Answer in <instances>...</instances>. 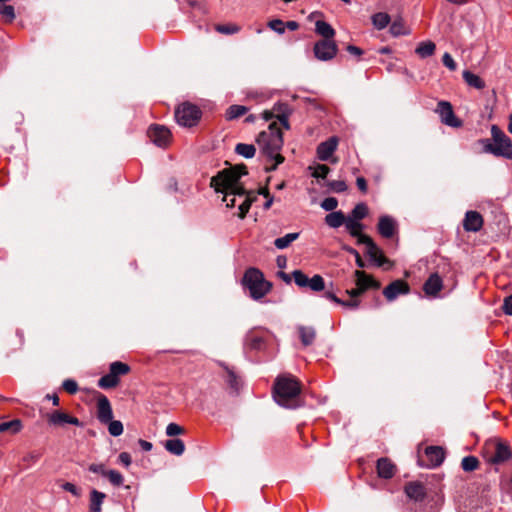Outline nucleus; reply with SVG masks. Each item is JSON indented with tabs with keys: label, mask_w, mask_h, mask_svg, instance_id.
Instances as JSON below:
<instances>
[{
	"label": "nucleus",
	"mask_w": 512,
	"mask_h": 512,
	"mask_svg": "<svg viewBox=\"0 0 512 512\" xmlns=\"http://www.w3.org/2000/svg\"><path fill=\"white\" fill-rule=\"evenodd\" d=\"M246 174L247 168L242 164L224 169L211 178V186L216 192L224 194L223 201L227 207H235L236 197H243V201L238 206V216L241 219L246 216L252 204V199L246 195V190L240 183V178Z\"/></svg>",
	"instance_id": "nucleus-1"
},
{
	"label": "nucleus",
	"mask_w": 512,
	"mask_h": 512,
	"mask_svg": "<svg viewBox=\"0 0 512 512\" xmlns=\"http://www.w3.org/2000/svg\"><path fill=\"white\" fill-rule=\"evenodd\" d=\"M256 142L263 155L271 160L274 164L267 168L268 171L275 170L279 164L284 161V157L280 154L283 146V135L276 122H272L266 131H262L257 136Z\"/></svg>",
	"instance_id": "nucleus-2"
},
{
	"label": "nucleus",
	"mask_w": 512,
	"mask_h": 512,
	"mask_svg": "<svg viewBox=\"0 0 512 512\" xmlns=\"http://www.w3.org/2000/svg\"><path fill=\"white\" fill-rule=\"evenodd\" d=\"M300 392L301 385L294 376L285 374L276 378L273 397L280 406L289 409L299 407Z\"/></svg>",
	"instance_id": "nucleus-3"
},
{
	"label": "nucleus",
	"mask_w": 512,
	"mask_h": 512,
	"mask_svg": "<svg viewBox=\"0 0 512 512\" xmlns=\"http://www.w3.org/2000/svg\"><path fill=\"white\" fill-rule=\"evenodd\" d=\"M242 283L254 300L262 299L272 288V284L265 280L263 273L253 267L246 270Z\"/></svg>",
	"instance_id": "nucleus-4"
},
{
	"label": "nucleus",
	"mask_w": 512,
	"mask_h": 512,
	"mask_svg": "<svg viewBox=\"0 0 512 512\" xmlns=\"http://www.w3.org/2000/svg\"><path fill=\"white\" fill-rule=\"evenodd\" d=\"M483 456L488 463L502 464L512 457V451L507 442L494 438L485 442Z\"/></svg>",
	"instance_id": "nucleus-5"
},
{
	"label": "nucleus",
	"mask_w": 512,
	"mask_h": 512,
	"mask_svg": "<svg viewBox=\"0 0 512 512\" xmlns=\"http://www.w3.org/2000/svg\"><path fill=\"white\" fill-rule=\"evenodd\" d=\"M201 110L191 103H182L175 110V118L179 125L183 127L195 126L201 118Z\"/></svg>",
	"instance_id": "nucleus-6"
},
{
	"label": "nucleus",
	"mask_w": 512,
	"mask_h": 512,
	"mask_svg": "<svg viewBox=\"0 0 512 512\" xmlns=\"http://www.w3.org/2000/svg\"><path fill=\"white\" fill-rule=\"evenodd\" d=\"M294 282L299 287H308L314 292H319L324 290L325 288V282L322 276L320 275H314L312 278H308L306 274H304L300 270H295L292 273Z\"/></svg>",
	"instance_id": "nucleus-7"
},
{
	"label": "nucleus",
	"mask_w": 512,
	"mask_h": 512,
	"mask_svg": "<svg viewBox=\"0 0 512 512\" xmlns=\"http://www.w3.org/2000/svg\"><path fill=\"white\" fill-rule=\"evenodd\" d=\"M484 151L498 157L512 159V141L510 139L498 142L485 140Z\"/></svg>",
	"instance_id": "nucleus-8"
},
{
	"label": "nucleus",
	"mask_w": 512,
	"mask_h": 512,
	"mask_svg": "<svg viewBox=\"0 0 512 512\" xmlns=\"http://www.w3.org/2000/svg\"><path fill=\"white\" fill-rule=\"evenodd\" d=\"M337 45L333 40H320L314 45L315 57L320 61H329L337 54Z\"/></svg>",
	"instance_id": "nucleus-9"
},
{
	"label": "nucleus",
	"mask_w": 512,
	"mask_h": 512,
	"mask_svg": "<svg viewBox=\"0 0 512 512\" xmlns=\"http://www.w3.org/2000/svg\"><path fill=\"white\" fill-rule=\"evenodd\" d=\"M47 421L50 425L56 427H62L66 424L82 426V423L77 417L71 416L62 410H54L47 414Z\"/></svg>",
	"instance_id": "nucleus-10"
},
{
	"label": "nucleus",
	"mask_w": 512,
	"mask_h": 512,
	"mask_svg": "<svg viewBox=\"0 0 512 512\" xmlns=\"http://www.w3.org/2000/svg\"><path fill=\"white\" fill-rule=\"evenodd\" d=\"M436 112L440 115L441 121L450 127H460L462 125L453 111L452 105L447 101L438 102Z\"/></svg>",
	"instance_id": "nucleus-11"
},
{
	"label": "nucleus",
	"mask_w": 512,
	"mask_h": 512,
	"mask_svg": "<svg viewBox=\"0 0 512 512\" xmlns=\"http://www.w3.org/2000/svg\"><path fill=\"white\" fill-rule=\"evenodd\" d=\"M425 457L419 458L418 462L421 466L428 468L439 466L444 460V450L438 446H429L425 449Z\"/></svg>",
	"instance_id": "nucleus-12"
},
{
	"label": "nucleus",
	"mask_w": 512,
	"mask_h": 512,
	"mask_svg": "<svg viewBox=\"0 0 512 512\" xmlns=\"http://www.w3.org/2000/svg\"><path fill=\"white\" fill-rule=\"evenodd\" d=\"M361 241L362 244L366 245L369 258L377 266L381 267L384 264L389 263V260L384 256L382 250L373 242L370 237H362Z\"/></svg>",
	"instance_id": "nucleus-13"
},
{
	"label": "nucleus",
	"mask_w": 512,
	"mask_h": 512,
	"mask_svg": "<svg viewBox=\"0 0 512 512\" xmlns=\"http://www.w3.org/2000/svg\"><path fill=\"white\" fill-rule=\"evenodd\" d=\"M151 141L159 147H165L171 137L169 129L160 125H153L148 130Z\"/></svg>",
	"instance_id": "nucleus-14"
},
{
	"label": "nucleus",
	"mask_w": 512,
	"mask_h": 512,
	"mask_svg": "<svg viewBox=\"0 0 512 512\" xmlns=\"http://www.w3.org/2000/svg\"><path fill=\"white\" fill-rule=\"evenodd\" d=\"M409 285L403 280H395L383 290V295L388 301L395 300L399 295L409 293Z\"/></svg>",
	"instance_id": "nucleus-15"
},
{
	"label": "nucleus",
	"mask_w": 512,
	"mask_h": 512,
	"mask_svg": "<svg viewBox=\"0 0 512 512\" xmlns=\"http://www.w3.org/2000/svg\"><path fill=\"white\" fill-rule=\"evenodd\" d=\"M97 418L101 423H108L113 418L111 404L105 395L97 399Z\"/></svg>",
	"instance_id": "nucleus-16"
},
{
	"label": "nucleus",
	"mask_w": 512,
	"mask_h": 512,
	"mask_svg": "<svg viewBox=\"0 0 512 512\" xmlns=\"http://www.w3.org/2000/svg\"><path fill=\"white\" fill-rule=\"evenodd\" d=\"M483 226V217L476 211H467L463 220V228L466 231L478 232Z\"/></svg>",
	"instance_id": "nucleus-17"
},
{
	"label": "nucleus",
	"mask_w": 512,
	"mask_h": 512,
	"mask_svg": "<svg viewBox=\"0 0 512 512\" xmlns=\"http://www.w3.org/2000/svg\"><path fill=\"white\" fill-rule=\"evenodd\" d=\"M338 140L336 137H331L328 140L320 143L317 147V156L321 161H327L337 149Z\"/></svg>",
	"instance_id": "nucleus-18"
},
{
	"label": "nucleus",
	"mask_w": 512,
	"mask_h": 512,
	"mask_svg": "<svg viewBox=\"0 0 512 512\" xmlns=\"http://www.w3.org/2000/svg\"><path fill=\"white\" fill-rule=\"evenodd\" d=\"M396 221L388 215L381 216L378 222V232L384 238H391L396 232Z\"/></svg>",
	"instance_id": "nucleus-19"
},
{
	"label": "nucleus",
	"mask_w": 512,
	"mask_h": 512,
	"mask_svg": "<svg viewBox=\"0 0 512 512\" xmlns=\"http://www.w3.org/2000/svg\"><path fill=\"white\" fill-rule=\"evenodd\" d=\"M443 287V281L441 277L437 274H431L429 278L426 280V282L423 285V290L426 293V295L431 297H437L438 293L441 291Z\"/></svg>",
	"instance_id": "nucleus-20"
},
{
	"label": "nucleus",
	"mask_w": 512,
	"mask_h": 512,
	"mask_svg": "<svg viewBox=\"0 0 512 512\" xmlns=\"http://www.w3.org/2000/svg\"><path fill=\"white\" fill-rule=\"evenodd\" d=\"M406 495L414 501H422L425 498L426 491L423 484L419 482H410L405 486Z\"/></svg>",
	"instance_id": "nucleus-21"
},
{
	"label": "nucleus",
	"mask_w": 512,
	"mask_h": 512,
	"mask_svg": "<svg viewBox=\"0 0 512 512\" xmlns=\"http://www.w3.org/2000/svg\"><path fill=\"white\" fill-rule=\"evenodd\" d=\"M395 471V465L388 458H380L377 461V473L379 477L390 479L394 476Z\"/></svg>",
	"instance_id": "nucleus-22"
},
{
	"label": "nucleus",
	"mask_w": 512,
	"mask_h": 512,
	"mask_svg": "<svg viewBox=\"0 0 512 512\" xmlns=\"http://www.w3.org/2000/svg\"><path fill=\"white\" fill-rule=\"evenodd\" d=\"M272 109L274 111L275 118H277L280 121L284 128L289 129L290 126L288 118L291 113L289 105L286 103L278 102L274 104Z\"/></svg>",
	"instance_id": "nucleus-23"
},
{
	"label": "nucleus",
	"mask_w": 512,
	"mask_h": 512,
	"mask_svg": "<svg viewBox=\"0 0 512 512\" xmlns=\"http://www.w3.org/2000/svg\"><path fill=\"white\" fill-rule=\"evenodd\" d=\"M354 274L356 277V286L363 288V290L366 291L369 288L378 289L380 287V284L364 271L356 270Z\"/></svg>",
	"instance_id": "nucleus-24"
},
{
	"label": "nucleus",
	"mask_w": 512,
	"mask_h": 512,
	"mask_svg": "<svg viewBox=\"0 0 512 512\" xmlns=\"http://www.w3.org/2000/svg\"><path fill=\"white\" fill-rule=\"evenodd\" d=\"M106 499V494L92 489L89 493V511L90 512H102V504Z\"/></svg>",
	"instance_id": "nucleus-25"
},
{
	"label": "nucleus",
	"mask_w": 512,
	"mask_h": 512,
	"mask_svg": "<svg viewBox=\"0 0 512 512\" xmlns=\"http://www.w3.org/2000/svg\"><path fill=\"white\" fill-rule=\"evenodd\" d=\"M345 227L352 237L357 238V241L360 244H362V237H368L367 235L362 233V230L364 228L363 224L359 221H356L353 218H347Z\"/></svg>",
	"instance_id": "nucleus-26"
},
{
	"label": "nucleus",
	"mask_w": 512,
	"mask_h": 512,
	"mask_svg": "<svg viewBox=\"0 0 512 512\" xmlns=\"http://www.w3.org/2000/svg\"><path fill=\"white\" fill-rule=\"evenodd\" d=\"M347 217H345L342 211L330 212L325 217V223L331 228H339L345 225Z\"/></svg>",
	"instance_id": "nucleus-27"
},
{
	"label": "nucleus",
	"mask_w": 512,
	"mask_h": 512,
	"mask_svg": "<svg viewBox=\"0 0 512 512\" xmlns=\"http://www.w3.org/2000/svg\"><path fill=\"white\" fill-rule=\"evenodd\" d=\"M315 31L317 34L324 37V40H332L333 37L335 36V30L333 29V27L323 20L316 21Z\"/></svg>",
	"instance_id": "nucleus-28"
},
{
	"label": "nucleus",
	"mask_w": 512,
	"mask_h": 512,
	"mask_svg": "<svg viewBox=\"0 0 512 512\" xmlns=\"http://www.w3.org/2000/svg\"><path fill=\"white\" fill-rule=\"evenodd\" d=\"M165 449L176 456H181L185 451V444L181 439L173 438L164 443Z\"/></svg>",
	"instance_id": "nucleus-29"
},
{
	"label": "nucleus",
	"mask_w": 512,
	"mask_h": 512,
	"mask_svg": "<svg viewBox=\"0 0 512 512\" xmlns=\"http://www.w3.org/2000/svg\"><path fill=\"white\" fill-rule=\"evenodd\" d=\"M324 297L330 301H333L334 303L338 304V305H342L344 307H347L349 309H357L359 304H360V301L356 300V299H348V300H342L340 298H338L333 292L331 291H326L324 293Z\"/></svg>",
	"instance_id": "nucleus-30"
},
{
	"label": "nucleus",
	"mask_w": 512,
	"mask_h": 512,
	"mask_svg": "<svg viewBox=\"0 0 512 512\" xmlns=\"http://www.w3.org/2000/svg\"><path fill=\"white\" fill-rule=\"evenodd\" d=\"M299 337L304 346L311 345L316 337V332L313 327L300 326L298 327Z\"/></svg>",
	"instance_id": "nucleus-31"
},
{
	"label": "nucleus",
	"mask_w": 512,
	"mask_h": 512,
	"mask_svg": "<svg viewBox=\"0 0 512 512\" xmlns=\"http://www.w3.org/2000/svg\"><path fill=\"white\" fill-rule=\"evenodd\" d=\"M463 79L470 87H473L478 90H482L485 88V82L478 75L465 70L463 71Z\"/></svg>",
	"instance_id": "nucleus-32"
},
{
	"label": "nucleus",
	"mask_w": 512,
	"mask_h": 512,
	"mask_svg": "<svg viewBox=\"0 0 512 512\" xmlns=\"http://www.w3.org/2000/svg\"><path fill=\"white\" fill-rule=\"evenodd\" d=\"M224 369H225V375H224V379H225V382L228 384V386L237 391L240 387V384H241V380L240 378L237 376V374L234 372L233 369L229 368L228 366H224Z\"/></svg>",
	"instance_id": "nucleus-33"
},
{
	"label": "nucleus",
	"mask_w": 512,
	"mask_h": 512,
	"mask_svg": "<svg viewBox=\"0 0 512 512\" xmlns=\"http://www.w3.org/2000/svg\"><path fill=\"white\" fill-rule=\"evenodd\" d=\"M436 46L432 41H425L421 42L415 52L417 55H419L421 58H427L429 56H432L435 52Z\"/></svg>",
	"instance_id": "nucleus-34"
},
{
	"label": "nucleus",
	"mask_w": 512,
	"mask_h": 512,
	"mask_svg": "<svg viewBox=\"0 0 512 512\" xmlns=\"http://www.w3.org/2000/svg\"><path fill=\"white\" fill-rule=\"evenodd\" d=\"M110 373L113 374L117 379H119L120 376L126 375L130 371V367L123 362L115 361L111 363Z\"/></svg>",
	"instance_id": "nucleus-35"
},
{
	"label": "nucleus",
	"mask_w": 512,
	"mask_h": 512,
	"mask_svg": "<svg viewBox=\"0 0 512 512\" xmlns=\"http://www.w3.org/2000/svg\"><path fill=\"white\" fill-rule=\"evenodd\" d=\"M235 152L244 158H252L255 155L256 149L253 144L239 143L235 147Z\"/></svg>",
	"instance_id": "nucleus-36"
},
{
	"label": "nucleus",
	"mask_w": 512,
	"mask_h": 512,
	"mask_svg": "<svg viewBox=\"0 0 512 512\" xmlns=\"http://www.w3.org/2000/svg\"><path fill=\"white\" fill-rule=\"evenodd\" d=\"M7 1H0V15L6 22H13L15 19V9L12 5L6 4Z\"/></svg>",
	"instance_id": "nucleus-37"
},
{
	"label": "nucleus",
	"mask_w": 512,
	"mask_h": 512,
	"mask_svg": "<svg viewBox=\"0 0 512 512\" xmlns=\"http://www.w3.org/2000/svg\"><path fill=\"white\" fill-rule=\"evenodd\" d=\"M299 233H288L283 237H279L275 239L274 245L278 249H285L287 248L293 241L298 239Z\"/></svg>",
	"instance_id": "nucleus-38"
},
{
	"label": "nucleus",
	"mask_w": 512,
	"mask_h": 512,
	"mask_svg": "<svg viewBox=\"0 0 512 512\" xmlns=\"http://www.w3.org/2000/svg\"><path fill=\"white\" fill-rule=\"evenodd\" d=\"M119 384V379H117L110 372L104 376H102L98 381V386L102 389H110L114 388Z\"/></svg>",
	"instance_id": "nucleus-39"
},
{
	"label": "nucleus",
	"mask_w": 512,
	"mask_h": 512,
	"mask_svg": "<svg viewBox=\"0 0 512 512\" xmlns=\"http://www.w3.org/2000/svg\"><path fill=\"white\" fill-rule=\"evenodd\" d=\"M247 110V107L243 105H231L226 111V119H237L246 114Z\"/></svg>",
	"instance_id": "nucleus-40"
},
{
	"label": "nucleus",
	"mask_w": 512,
	"mask_h": 512,
	"mask_svg": "<svg viewBox=\"0 0 512 512\" xmlns=\"http://www.w3.org/2000/svg\"><path fill=\"white\" fill-rule=\"evenodd\" d=\"M389 22L390 16L387 13L379 12L372 16V23L379 30L384 29Z\"/></svg>",
	"instance_id": "nucleus-41"
},
{
	"label": "nucleus",
	"mask_w": 512,
	"mask_h": 512,
	"mask_svg": "<svg viewBox=\"0 0 512 512\" xmlns=\"http://www.w3.org/2000/svg\"><path fill=\"white\" fill-rule=\"evenodd\" d=\"M368 214V207L364 203L357 204L353 210L351 211V214L347 218H353L356 221H361L364 219Z\"/></svg>",
	"instance_id": "nucleus-42"
},
{
	"label": "nucleus",
	"mask_w": 512,
	"mask_h": 512,
	"mask_svg": "<svg viewBox=\"0 0 512 512\" xmlns=\"http://www.w3.org/2000/svg\"><path fill=\"white\" fill-rule=\"evenodd\" d=\"M22 425L21 421L18 419H14L8 422L0 423V433H4L7 431H11L12 433H17L20 431Z\"/></svg>",
	"instance_id": "nucleus-43"
},
{
	"label": "nucleus",
	"mask_w": 512,
	"mask_h": 512,
	"mask_svg": "<svg viewBox=\"0 0 512 512\" xmlns=\"http://www.w3.org/2000/svg\"><path fill=\"white\" fill-rule=\"evenodd\" d=\"M105 477L109 480V482L114 485V486H121L123 485L124 483V477L123 475L116 471V470H107V472L105 473Z\"/></svg>",
	"instance_id": "nucleus-44"
},
{
	"label": "nucleus",
	"mask_w": 512,
	"mask_h": 512,
	"mask_svg": "<svg viewBox=\"0 0 512 512\" xmlns=\"http://www.w3.org/2000/svg\"><path fill=\"white\" fill-rule=\"evenodd\" d=\"M479 461L474 456H466L462 459L461 467L466 472H472L478 468Z\"/></svg>",
	"instance_id": "nucleus-45"
},
{
	"label": "nucleus",
	"mask_w": 512,
	"mask_h": 512,
	"mask_svg": "<svg viewBox=\"0 0 512 512\" xmlns=\"http://www.w3.org/2000/svg\"><path fill=\"white\" fill-rule=\"evenodd\" d=\"M215 30L221 34L232 35L240 31L236 24H217Z\"/></svg>",
	"instance_id": "nucleus-46"
},
{
	"label": "nucleus",
	"mask_w": 512,
	"mask_h": 512,
	"mask_svg": "<svg viewBox=\"0 0 512 512\" xmlns=\"http://www.w3.org/2000/svg\"><path fill=\"white\" fill-rule=\"evenodd\" d=\"M390 32L394 36H400L407 34V29L405 27V24L401 19L395 20L391 26H390Z\"/></svg>",
	"instance_id": "nucleus-47"
},
{
	"label": "nucleus",
	"mask_w": 512,
	"mask_h": 512,
	"mask_svg": "<svg viewBox=\"0 0 512 512\" xmlns=\"http://www.w3.org/2000/svg\"><path fill=\"white\" fill-rule=\"evenodd\" d=\"M108 423V431L112 436L117 437L123 433V424L121 421L111 419Z\"/></svg>",
	"instance_id": "nucleus-48"
},
{
	"label": "nucleus",
	"mask_w": 512,
	"mask_h": 512,
	"mask_svg": "<svg viewBox=\"0 0 512 512\" xmlns=\"http://www.w3.org/2000/svg\"><path fill=\"white\" fill-rule=\"evenodd\" d=\"M330 172V168L325 164H318L313 168L312 176L318 179H325Z\"/></svg>",
	"instance_id": "nucleus-49"
},
{
	"label": "nucleus",
	"mask_w": 512,
	"mask_h": 512,
	"mask_svg": "<svg viewBox=\"0 0 512 512\" xmlns=\"http://www.w3.org/2000/svg\"><path fill=\"white\" fill-rule=\"evenodd\" d=\"M327 187L336 193H341L347 190V185L343 180H333L327 183Z\"/></svg>",
	"instance_id": "nucleus-50"
},
{
	"label": "nucleus",
	"mask_w": 512,
	"mask_h": 512,
	"mask_svg": "<svg viewBox=\"0 0 512 512\" xmlns=\"http://www.w3.org/2000/svg\"><path fill=\"white\" fill-rule=\"evenodd\" d=\"M184 432V428L176 423H169L166 427V435L169 437H175L184 434Z\"/></svg>",
	"instance_id": "nucleus-51"
},
{
	"label": "nucleus",
	"mask_w": 512,
	"mask_h": 512,
	"mask_svg": "<svg viewBox=\"0 0 512 512\" xmlns=\"http://www.w3.org/2000/svg\"><path fill=\"white\" fill-rule=\"evenodd\" d=\"M338 206V200L334 197H328V198H325L322 202H321V207L325 210V211H331V212H334V210L337 208Z\"/></svg>",
	"instance_id": "nucleus-52"
},
{
	"label": "nucleus",
	"mask_w": 512,
	"mask_h": 512,
	"mask_svg": "<svg viewBox=\"0 0 512 512\" xmlns=\"http://www.w3.org/2000/svg\"><path fill=\"white\" fill-rule=\"evenodd\" d=\"M491 136L493 142L504 141L509 139L497 125H493L491 127Z\"/></svg>",
	"instance_id": "nucleus-53"
},
{
	"label": "nucleus",
	"mask_w": 512,
	"mask_h": 512,
	"mask_svg": "<svg viewBox=\"0 0 512 512\" xmlns=\"http://www.w3.org/2000/svg\"><path fill=\"white\" fill-rule=\"evenodd\" d=\"M62 388L69 394H75L78 391V384L73 379H66L62 383Z\"/></svg>",
	"instance_id": "nucleus-54"
},
{
	"label": "nucleus",
	"mask_w": 512,
	"mask_h": 512,
	"mask_svg": "<svg viewBox=\"0 0 512 512\" xmlns=\"http://www.w3.org/2000/svg\"><path fill=\"white\" fill-rule=\"evenodd\" d=\"M61 488L69 493H71L72 495H74L75 497H79L81 495V489L78 488L75 484L73 483H70V482H64L61 484Z\"/></svg>",
	"instance_id": "nucleus-55"
},
{
	"label": "nucleus",
	"mask_w": 512,
	"mask_h": 512,
	"mask_svg": "<svg viewBox=\"0 0 512 512\" xmlns=\"http://www.w3.org/2000/svg\"><path fill=\"white\" fill-rule=\"evenodd\" d=\"M268 26L275 32L282 34L285 32V23L282 20L275 19L268 23Z\"/></svg>",
	"instance_id": "nucleus-56"
},
{
	"label": "nucleus",
	"mask_w": 512,
	"mask_h": 512,
	"mask_svg": "<svg viewBox=\"0 0 512 512\" xmlns=\"http://www.w3.org/2000/svg\"><path fill=\"white\" fill-rule=\"evenodd\" d=\"M442 62L449 70L454 71L457 68L456 62L449 53H444Z\"/></svg>",
	"instance_id": "nucleus-57"
},
{
	"label": "nucleus",
	"mask_w": 512,
	"mask_h": 512,
	"mask_svg": "<svg viewBox=\"0 0 512 512\" xmlns=\"http://www.w3.org/2000/svg\"><path fill=\"white\" fill-rule=\"evenodd\" d=\"M88 470L92 473L101 474L105 477V473L107 472V469L105 468L104 464H96L92 463L89 465Z\"/></svg>",
	"instance_id": "nucleus-58"
},
{
	"label": "nucleus",
	"mask_w": 512,
	"mask_h": 512,
	"mask_svg": "<svg viewBox=\"0 0 512 512\" xmlns=\"http://www.w3.org/2000/svg\"><path fill=\"white\" fill-rule=\"evenodd\" d=\"M365 292V290H363V288L357 286L356 288H353V289H347L345 291V293L350 297V299H356L359 301V297Z\"/></svg>",
	"instance_id": "nucleus-59"
},
{
	"label": "nucleus",
	"mask_w": 512,
	"mask_h": 512,
	"mask_svg": "<svg viewBox=\"0 0 512 512\" xmlns=\"http://www.w3.org/2000/svg\"><path fill=\"white\" fill-rule=\"evenodd\" d=\"M503 311L506 315L512 316V294L504 299Z\"/></svg>",
	"instance_id": "nucleus-60"
},
{
	"label": "nucleus",
	"mask_w": 512,
	"mask_h": 512,
	"mask_svg": "<svg viewBox=\"0 0 512 512\" xmlns=\"http://www.w3.org/2000/svg\"><path fill=\"white\" fill-rule=\"evenodd\" d=\"M118 460L125 467H129L132 462L131 456L127 452H121L118 456Z\"/></svg>",
	"instance_id": "nucleus-61"
},
{
	"label": "nucleus",
	"mask_w": 512,
	"mask_h": 512,
	"mask_svg": "<svg viewBox=\"0 0 512 512\" xmlns=\"http://www.w3.org/2000/svg\"><path fill=\"white\" fill-rule=\"evenodd\" d=\"M356 184L360 191H362L364 193L367 191V182H366L365 178L358 177L356 180Z\"/></svg>",
	"instance_id": "nucleus-62"
},
{
	"label": "nucleus",
	"mask_w": 512,
	"mask_h": 512,
	"mask_svg": "<svg viewBox=\"0 0 512 512\" xmlns=\"http://www.w3.org/2000/svg\"><path fill=\"white\" fill-rule=\"evenodd\" d=\"M138 444L139 446L144 450V451H150L153 447L152 443L149 442V441H146V440H143V439H139L138 441Z\"/></svg>",
	"instance_id": "nucleus-63"
},
{
	"label": "nucleus",
	"mask_w": 512,
	"mask_h": 512,
	"mask_svg": "<svg viewBox=\"0 0 512 512\" xmlns=\"http://www.w3.org/2000/svg\"><path fill=\"white\" fill-rule=\"evenodd\" d=\"M347 51L350 53V54H353V55H356V56H360L363 54V51L357 47V46H354V45H349L347 47Z\"/></svg>",
	"instance_id": "nucleus-64"
}]
</instances>
